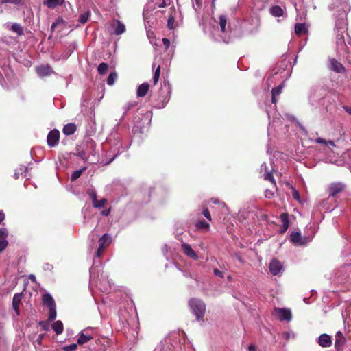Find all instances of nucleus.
Returning a JSON list of instances; mask_svg holds the SVG:
<instances>
[{"instance_id": "obj_1", "label": "nucleus", "mask_w": 351, "mask_h": 351, "mask_svg": "<svg viewBox=\"0 0 351 351\" xmlns=\"http://www.w3.org/2000/svg\"><path fill=\"white\" fill-rule=\"evenodd\" d=\"M189 306L192 313L195 315L197 320L204 318L206 312V305L202 300L192 298L189 300Z\"/></svg>"}, {"instance_id": "obj_2", "label": "nucleus", "mask_w": 351, "mask_h": 351, "mask_svg": "<svg viewBox=\"0 0 351 351\" xmlns=\"http://www.w3.org/2000/svg\"><path fill=\"white\" fill-rule=\"evenodd\" d=\"M260 171L261 173L263 174L264 180H268L276 185V181L273 176L274 168L271 164L269 167L267 163L264 162L261 165Z\"/></svg>"}, {"instance_id": "obj_3", "label": "nucleus", "mask_w": 351, "mask_h": 351, "mask_svg": "<svg viewBox=\"0 0 351 351\" xmlns=\"http://www.w3.org/2000/svg\"><path fill=\"white\" fill-rule=\"evenodd\" d=\"M60 133L58 129L51 130L47 134V142L50 147H56L60 141Z\"/></svg>"}, {"instance_id": "obj_4", "label": "nucleus", "mask_w": 351, "mask_h": 351, "mask_svg": "<svg viewBox=\"0 0 351 351\" xmlns=\"http://www.w3.org/2000/svg\"><path fill=\"white\" fill-rule=\"evenodd\" d=\"M274 315L280 321L290 322L292 319V313L290 309L285 308H275Z\"/></svg>"}, {"instance_id": "obj_5", "label": "nucleus", "mask_w": 351, "mask_h": 351, "mask_svg": "<svg viewBox=\"0 0 351 351\" xmlns=\"http://www.w3.org/2000/svg\"><path fill=\"white\" fill-rule=\"evenodd\" d=\"M346 189V185L341 182L331 183L328 189L330 197H335L337 194L343 191Z\"/></svg>"}, {"instance_id": "obj_6", "label": "nucleus", "mask_w": 351, "mask_h": 351, "mask_svg": "<svg viewBox=\"0 0 351 351\" xmlns=\"http://www.w3.org/2000/svg\"><path fill=\"white\" fill-rule=\"evenodd\" d=\"M290 241L295 245H305L308 242L306 237L302 238L298 232H292L290 234Z\"/></svg>"}, {"instance_id": "obj_7", "label": "nucleus", "mask_w": 351, "mask_h": 351, "mask_svg": "<svg viewBox=\"0 0 351 351\" xmlns=\"http://www.w3.org/2000/svg\"><path fill=\"white\" fill-rule=\"evenodd\" d=\"M269 269L272 275L276 276L282 270V265L278 260L274 258L270 262Z\"/></svg>"}, {"instance_id": "obj_8", "label": "nucleus", "mask_w": 351, "mask_h": 351, "mask_svg": "<svg viewBox=\"0 0 351 351\" xmlns=\"http://www.w3.org/2000/svg\"><path fill=\"white\" fill-rule=\"evenodd\" d=\"M181 247L184 254H186L187 256L195 260L197 259V254L195 252L189 244L186 243H182Z\"/></svg>"}, {"instance_id": "obj_9", "label": "nucleus", "mask_w": 351, "mask_h": 351, "mask_svg": "<svg viewBox=\"0 0 351 351\" xmlns=\"http://www.w3.org/2000/svg\"><path fill=\"white\" fill-rule=\"evenodd\" d=\"M330 69L332 70L333 71L338 73H342L345 72L346 69L343 66V65L341 62H338L336 59H330Z\"/></svg>"}, {"instance_id": "obj_10", "label": "nucleus", "mask_w": 351, "mask_h": 351, "mask_svg": "<svg viewBox=\"0 0 351 351\" xmlns=\"http://www.w3.org/2000/svg\"><path fill=\"white\" fill-rule=\"evenodd\" d=\"M23 298V293H16L14 294L13 299H12V308L14 310L16 314L17 315H19L20 311H19V306L21 302V300Z\"/></svg>"}, {"instance_id": "obj_11", "label": "nucleus", "mask_w": 351, "mask_h": 351, "mask_svg": "<svg viewBox=\"0 0 351 351\" xmlns=\"http://www.w3.org/2000/svg\"><path fill=\"white\" fill-rule=\"evenodd\" d=\"M335 347L337 351H342V346L346 342V339L341 332L336 334Z\"/></svg>"}, {"instance_id": "obj_12", "label": "nucleus", "mask_w": 351, "mask_h": 351, "mask_svg": "<svg viewBox=\"0 0 351 351\" xmlns=\"http://www.w3.org/2000/svg\"><path fill=\"white\" fill-rule=\"evenodd\" d=\"M318 343L322 347H329L332 345L331 337L327 334H322L318 339Z\"/></svg>"}, {"instance_id": "obj_13", "label": "nucleus", "mask_w": 351, "mask_h": 351, "mask_svg": "<svg viewBox=\"0 0 351 351\" xmlns=\"http://www.w3.org/2000/svg\"><path fill=\"white\" fill-rule=\"evenodd\" d=\"M343 155H328L326 160L330 163L336 164L338 166H341L344 163Z\"/></svg>"}, {"instance_id": "obj_14", "label": "nucleus", "mask_w": 351, "mask_h": 351, "mask_svg": "<svg viewBox=\"0 0 351 351\" xmlns=\"http://www.w3.org/2000/svg\"><path fill=\"white\" fill-rule=\"evenodd\" d=\"M51 72V68L49 65H40L36 68V73L40 77L47 76L50 75Z\"/></svg>"}, {"instance_id": "obj_15", "label": "nucleus", "mask_w": 351, "mask_h": 351, "mask_svg": "<svg viewBox=\"0 0 351 351\" xmlns=\"http://www.w3.org/2000/svg\"><path fill=\"white\" fill-rule=\"evenodd\" d=\"M77 130V125L73 123L66 124L62 129V132L66 136L73 134Z\"/></svg>"}, {"instance_id": "obj_16", "label": "nucleus", "mask_w": 351, "mask_h": 351, "mask_svg": "<svg viewBox=\"0 0 351 351\" xmlns=\"http://www.w3.org/2000/svg\"><path fill=\"white\" fill-rule=\"evenodd\" d=\"M280 219L282 223V230H280V232L285 233L287 230V229L289 226V221L288 214L286 213H283L280 214Z\"/></svg>"}, {"instance_id": "obj_17", "label": "nucleus", "mask_w": 351, "mask_h": 351, "mask_svg": "<svg viewBox=\"0 0 351 351\" xmlns=\"http://www.w3.org/2000/svg\"><path fill=\"white\" fill-rule=\"evenodd\" d=\"M43 305L47 306L49 308L56 306L53 298L49 293H45L43 295Z\"/></svg>"}, {"instance_id": "obj_18", "label": "nucleus", "mask_w": 351, "mask_h": 351, "mask_svg": "<svg viewBox=\"0 0 351 351\" xmlns=\"http://www.w3.org/2000/svg\"><path fill=\"white\" fill-rule=\"evenodd\" d=\"M114 23H116V25H112V26L114 29V34L121 35L125 32V25L123 23H122L119 20H115Z\"/></svg>"}, {"instance_id": "obj_19", "label": "nucleus", "mask_w": 351, "mask_h": 351, "mask_svg": "<svg viewBox=\"0 0 351 351\" xmlns=\"http://www.w3.org/2000/svg\"><path fill=\"white\" fill-rule=\"evenodd\" d=\"M149 88V84L148 83H143L141 84L137 88V96L139 97H145Z\"/></svg>"}, {"instance_id": "obj_20", "label": "nucleus", "mask_w": 351, "mask_h": 351, "mask_svg": "<svg viewBox=\"0 0 351 351\" xmlns=\"http://www.w3.org/2000/svg\"><path fill=\"white\" fill-rule=\"evenodd\" d=\"M282 88H283V85L280 84L272 89V90H271V95H272L271 102L273 104L277 103L278 99L276 97L278 95H279L282 93Z\"/></svg>"}, {"instance_id": "obj_21", "label": "nucleus", "mask_w": 351, "mask_h": 351, "mask_svg": "<svg viewBox=\"0 0 351 351\" xmlns=\"http://www.w3.org/2000/svg\"><path fill=\"white\" fill-rule=\"evenodd\" d=\"M308 32V29L305 25V23H297L295 25V33L298 36H300L303 34H306Z\"/></svg>"}, {"instance_id": "obj_22", "label": "nucleus", "mask_w": 351, "mask_h": 351, "mask_svg": "<svg viewBox=\"0 0 351 351\" xmlns=\"http://www.w3.org/2000/svg\"><path fill=\"white\" fill-rule=\"evenodd\" d=\"M111 243V237L108 234H104L99 240V245L101 248H105Z\"/></svg>"}, {"instance_id": "obj_23", "label": "nucleus", "mask_w": 351, "mask_h": 351, "mask_svg": "<svg viewBox=\"0 0 351 351\" xmlns=\"http://www.w3.org/2000/svg\"><path fill=\"white\" fill-rule=\"evenodd\" d=\"M269 12L272 16H276V17L282 16L284 14L283 10L281 8V7H280L278 5L272 6L270 8Z\"/></svg>"}, {"instance_id": "obj_24", "label": "nucleus", "mask_w": 351, "mask_h": 351, "mask_svg": "<svg viewBox=\"0 0 351 351\" xmlns=\"http://www.w3.org/2000/svg\"><path fill=\"white\" fill-rule=\"evenodd\" d=\"M93 337L92 335H85L83 332H81L80 333V337L77 339V343L80 345H83L88 341H89L90 339H92Z\"/></svg>"}, {"instance_id": "obj_25", "label": "nucleus", "mask_w": 351, "mask_h": 351, "mask_svg": "<svg viewBox=\"0 0 351 351\" xmlns=\"http://www.w3.org/2000/svg\"><path fill=\"white\" fill-rule=\"evenodd\" d=\"M53 330L56 332L57 335H60L63 332L64 326L61 321L58 320L55 322L51 326Z\"/></svg>"}, {"instance_id": "obj_26", "label": "nucleus", "mask_w": 351, "mask_h": 351, "mask_svg": "<svg viewBox=\"0 0 351 351\" xmlns=\"http://www.w3.org/2000/svg\"><path fill=\"white\" fill-rule=\"evenodd\" d=\"M27 169L26 167L25 166H21L19 169H16L15 171H14V179H19L21 176H23V173H26Z\"/></svg>"}, {"instance_id": "obj_27", "label": "nucleus", "mask_w": 351, "mask_h": 351, "mask_svg": "<svg viewBox=\"0 0 351 351\" xmlns=\"http://www.w3.org/2000/svg\"><path fill=\"white\" fill-rule=\"evenodd\" d=\"M10 29L16 33L18 36H22L23 34V29L19 23H13L11 25Z\"/></svg>"}, {"instance_id": "obj_28", "label": "nucleus", "mask_w": 351, "mask_h": 351, "mask_svg": "<svg viewBox=\"0 0 351 351\" xmlns=\"http://www.w3.org/2000/svg\"><path fill=\"white\" fill-rule=\"evenodd\" d=\"M90 16V12L89 10H87L86 12L80 15L78 21L82 24H85L89 19Z\"/></svg>"}, {"instance_id": "obj_29", "label": "nucleus", "mask_w": 351, "mask_h": 351, "mask_svg": "<svg viewBox=\"0 0 351 351\" xmlns=\"http://www.w3.org/2000/svg\"><path fill=\"white\" fill-rule=\"evenodd\" d=\"M219 25L221 28V31L222 32H226V26L227 24V17L225 15H220L219 16Z\"/></svg>"}, {"instance_id": "obj_30", "label": "nucleus", "mask_w": 351, "mask_h": 351, "mask_svg": "<svg viewBox=\"0 0 351 351\" xmlns=\"http://www.w3.org/2000/svg\"><path fill=\"white\" fill-rule=\"evenodd\" d=\"M108 69V64L107 63L102 62L99 64V66L97 67V71L100 75H104V74H106Z\"/></svg>"}, {"instance_id": "obj_31", "label": "nucleus", "mask_w": 351, "mask_h": 351, "mask_svg": "<svg viewBox=\"0 0 351 351\" xmlns=\"http://www.w3.org/2000/svg\"><path fill=\"white\" fill-rule=\"evenodd\" d=\"M117 78V73L116 72L111 73L107 78V84L110 86L113 85Z\"/></svg>"}, {"instance_id": "obj_32", "label": "nucleus", "mask_w": 351, "mask_h": 351, "mask_svg": "<svg viewBox=\"0 0 351 351\" xmlns=\"http://www.w3.org/2000/svg\"><path fill=\"white\" fill-rule=\"evenodd\" d=\"M195 226L199 229H206L207 230H209L210 228L209 223L205 221L204 220L198 221Z\"/></svg>"}, {"instance_id": "obj_33", "label": "nucleus", "mask_w": 351, "mask_h": 351, "mask_svg": "<svg viewBox=\"0 0 351 351\" xmlns=\"http://www.w3.org/2000/svg\"><path fill=\"white\" fill-rule=\"evenodd\" d=\"M106 202H107V199L106 198H103L101 200L97 199V200L94 201V202L93 203V207H95V208H100L103 207Z\"/></svg>"}, {"instance_id": "obj_34", "label": "nucleus", "mask_w": 351, "mask_h": 351, "mask_svg": "<svg viewBox=\"0 0 351 351\" xmlns=\"http://www.w3.org/2000/svg\"><path fill=\"white\" fill-rule=\"evenodd\" d=\"M84 170H85V168L84 167L82 169L75 171L71 175V181H75L77 179H78L81 176V175L82 174V173Z\"/></svg>"}, {"instance_id": "obj_35", "label": "nucleus", "mask_w": 351, "mask_h": 351, "mask_svg": "<svg viewBox=\"0 0 351 351\" xmlns=\"http://www.w3.org/2000/svg\"><path fill=\"white\" fill-rule=\"evenodd\" d=\"M45 4L49 8H55L60 5V0H47Z\"/></svg>"}, {"instance_id": "obj_36", "label": "nucleus", "mask_w": 351, "mask_h": 351, "mask_svg": "<svg viewBox=\"0 0 351 351\" xmlns=\"http://www.w3.org/2000/svg\"><path fill=\"white\" fill-rule=\"evenodd\" d=\"M160 75V66L158 65L154 72V77H153L154 84H156L158 83V82L159 80Z\"/></svg>"}, {"instance_id": "obj_37", "label": "nucleus", "mask_w": 351, "mask_h": 351, "mask_svg": "<svg viewBox=\"0 0 351 351\" xmlns=\"http://www.w3.org/2000/svg\"><path fill=\"white\" fill-rule=\"evenodd\" d=\"M49 321L51 322L56 317V306L49 308Z\"/></svg>"}, {"instance_id": "obj_38", "label": "nucleus", "mask_w": 351, "mask_h": 351, "mask_svg": "<svg viewBox=\"0 0 351 351\" xmlns=\"http://www.w3.org/2000/svg\"><path fill=\"white\" fill-rule=\"evenodd\" d=\"M316 143H322V144H324V145H331L332 147L335 146V143L332 141H326L325 139L322 138H317L316 140H315Z\"/></svg>"}, {"instance_id": "obj_39", "label": "nucleus", "mask_w": 351, "mask_h": 351, "mask_svg": "<svg viewBox=\"0 0 351 351\" xmlns=\"http://www.w3.org/2000/svg\"><path fill=\"white\" fill-rule=\"evenodd\" d=\"M77 348V344L72 343L62 348L64 351H75Z\"/></svg>"}, {"instance_id": "obj_40", "label": "nucleus", "mask_w": 351, "mask_h": 351, "mask_svg": "<svg viewBox=\"0 0 351 351\" xmlns=\"http://www.w3.org/2000/svg\"><path fill=\"white\" fill-rule=\"evenodd\" d=\"M87 193L88 194V195L91 198V199L93 201V203L94 202V201L97 199V193H96V191L95 190H93V189H88L87 191Z\"/></svg>"}, {"instance_id": "obj_41", "label": "nucleus", "mask_w": 351, "mask_h": 351, "mask_svg": "<svg viewBox=\"0 0 351 351\" xmlns=\"http://www.w3.org/2000/svg\"><path fill=\"white\" fill-rule=\"evenodd\" d=\"M175 19L173 16H170L167 21V27L170 29H173L175 28Z\"/></svg>"}, {"instance_id": "obj_42", "label": "nucleus", "mask_w": 351, "mask_h": 351, "mask_svg": "<svg viewBox=\"0 0 351 351\" xmlns=\"http://www.w3.org/2000/svg\"><path fill=\"white\" fill-rule=\"evenodd\" d=\"M8 237V230L6 228H0V239L6 240Z\"/></svg>"}, {"instance_id": "obj_43", "label": "nucleus", "mask_w": 351, "mask_h": 351, "mask_svg": "<svg viewBox=\"0 0 351 351\" xmlns=\"http://www.w3.org/2000/svg\"><path fill=\"white\" fill-rule=\"evenodd\" d=\"M337 42L339 45H345L344 36L342 34H338L337 35Z\"/></svg>"}, {"instance_id": "obj_44", "label": "nucleus", "mask_w": 351, "mask_h": 351, "mask_svg": "<svg viewBox=\"0 0 351 351\" xmlns=\"http://www.w3.org/2000/svg\"><path fill=\"white\" fill-rule=\"evenodd\" d=\"M38 324L41 327L42 330L47 331L49 330V324L47 322L40 321Z\"/></svg>"}, {"instance_id": "obj_45", "label": "nucleus", "mask_w": 351, "mask_h": 351, "mask_svg": "<svg viewBox=\"0 0 351 351\" xmlns=\"http://www.w3.org/2000/svg\"><path fill=\"white\" fill-rule=\"evenodd\" d=\"M202 214L208 221H210L212 220V217H211L210 211L208 210V208H204L203 210Z\"/></svg>"}, {"instance_id": "obj_46", "label": "nucleus", "mask_w": 351, "mask_h": 351, "mask_svg": "<svg viewBox=\"0 0 351 351\" xmlns=\"http://www.w3.org/2000/svg\"><path fill=\"white\" fill-rule=\"evenodd\" d=\"M8 245L7 240L0 239V252L4 250Z\"/></svg>"}, {"instance_id": "obj_47", "label": "nucleus", "mask_w": 351, "mask_h": 351, "mask_svg": "<svg viewBox=\"0 0 351 351\" xmlns=\"http://www.w3.org/2000/svg\"><path fill=\"white\" fill-rule=\"evenodd\" d=\"M23 0H1V3H14V4H19L21 3Z\"/></svg>"}, {"instance_id": "obj_48", "label": "nucleus", "mask_w": 351, "mask_h": 351, "mask_svg": "<svg viewBox=\"0 0 351 351\" xmlns=\"http://www.w3.org/2000/svg\"><path fill=\"white\" fill-rule=\"evenodd\" d=\"M162 43L164 45V46L165 47L166 49H167L169 47L170 44H171L170 40L167 38H162Z\"/></svg>"}, {"instance_id": "obj_49", "label": "nucleus", "mask_w": 351, "mask_h": 351, "mask_svg": "<svg viewBox=\"0 0 351 351\" xmlns=\"http://www.w3.org/2000/svg\"><path fill=\"white\" fill-rule=\"evenodd\" d=\"M213 273L216 276L223 278V272L219 270L218 269L215 268L213 270Z\"/></svg>"}, {"instance_id": "obj_50", "label": "nucleus", "mask_w": 351, "mask_h": 351, "mask_svg": "<svg viewBox=\"0 0 351 351\" xmlns=\"http://www.w3.org/2000/svg\"><path fill=\"white\" fill-rule=\"evenodd\" d=\"M292 196L293 197L296 199V200H299L300 199V194H299V192L298 191L295 190V189H293V193H292Z\"/></svg>"}, {"instance_id": "obj_51", "label": "nucleus", "mask_w": 351, "mask_h": 351, "mask_svg": "<svg viewBox=\"0 0 351 351\" xmlns=\"http://www.w3.org/2000/svg\"><path fill=\"white\" fill-rule=\"evenodd\" d=\"M211 202H212L213 204H221V205H222L223 207L226 206V204H225V203H224V202H221L219 201V199H217V198H212V199H211Z\"/></svg>"}, {"instance_id": "obj_52", "label": "nucleus", "mask_w": 351, "mask_h": 351, "mask_svg": "<svg viewBox=\"0 0 351 351\" xmlns=\"http://www.w3.org/2000/svg\"><path fill=\"white\" fill-rule=\"evenodd\" d=\"M274 196V193L270 190H266L265 191V197L267 198H271Z\"/></svg>"}, {"instance_id": "obj_53", "label": "nucleus", "mask_w": 351, "mask_h": 351, "mask_svg": "<svg viewBox=\"0 0 351 351\" xmlns=\"http://www.w3.org/2000/svg\"><path fill=\"white\" fill-rule=\"evenodd\" d=\"M111 208L110 207L108 209L101 211V214L104 216H108L110 214Z\"/></svg>"}, {"instance_id": "obj_54", "label": "nucleus", "mask_w": 351, "mask_h": 351, "mask_svg": "<svg viewBox=\"0 0 351 351\" xmlns=\"http://www.w3.org/2000/svg\"><path fill=\"white\" fill-rule=\"evenodd\" d=\"M44 336H45V335H44V334H40V335H38V338H37V339H36V341L38 342V343L39 345H40V344H41L42 341H43V338H44Z\"/></svg>"}, {"instance_id": "obj_55", "label": "nucleus", "mask_w": 351, "mask_h": 351, "mask_svg": "<svg viewBox=\"0 0 351 351\" xmlns=\"http://www.w3.org/2000/svg\"><path fill=\"white\" fill-rule=\"evenodd\" d=\"M167 6V4L166 3V0H160V3L158 5L159 8H165Z\"/></svg>"}, {"instance_id": "obj_56", "label": "nucleus", "mask_w": 351, "mask_h": 351, "mask_svg": "<svg viewBox=\"0 0 351 351\" xmlns=\"http://www.w3.org/2000/svg\"><path fill=\"white\" fill-rule=\"evenodd\" d=\"M104 250V248H101V245H99V248L97 249V250L96 252V256L98 257L100 256V255L103 252Z\"/></svg>"}, {"instance_id": "obj_57", "label": "nucleus", "mask_w": 351, "mask_h": 351, "mask_svg": "<svg viewBox=\"0 0 351 351\" xmlns=\"http://www.w3.org/2000/svg\"><path fill=\"white\" fill-rule=\"evenodd\" d=\"M343 108L345 110L346 112H348L350 115H351V107L348 106H343Z\"/></svg>"}, {"instance_id": "obj_58", "label": "nucleus", "mask_w": 351, "mask_h": 351, "mask_svg": "<svg viewBox=\"0 0 351 351\" xmlns=\"http://www.w3.org/2000/svg\"><path fill=\"white\" fill-rule=\"evenodd\" d=\"M5 219V214L3 210H0V224Z\"/></svg>"}, {"instance_id": "obj_59", "label": "nucleus", "mask_w": 351, "mask_h": 351, "mask_svg": "<svg viewBox=\"0 0 351 351\" xmlns=\"http://www.w3.org/2000/svg\"><path fill=\"white\" fill-rule=\"evenodd\" d=\"M29 279L32 282H36V277L34 274H30L29 276Z\"/></svg>"}, {"instance_id": "obj_60", "label": "nucleus", "mask_w": 351, "mask_h": 351, "mask_svg": "<svg viewBox=\"0 0 351 351\" xmlns=\"http://www.w3.org/2000/svg\"><path fill=\"white\" fill-rule=\"evenodd\" d=\"M249 351H256V348L253 345L249 346Z\"/></svg>"}, {"instance_id": "obj_61", "label": "nucleus", "mask_w": 351, "mask_h": 351, "mask_svg": "<svg viewBox=\"0 0 351 351\" xmlns=\"http://www.w3.org/2000/svg\"><path fill=\"white\" fill-rule=\"evenodd\" d=\"M57 26V23H52L51 26V32H53L56 27Z\"/></svg>"}, {"instance_id": "obj_62", "label": "nucleus", "mask_w": 351, "mask_h": 351, "mask_svg": "<svg viewBox=\"0 0 351 351\" xmlns=\"http://www.w3.org/2000/svg\"><path fill=\"white\" fill-rule=\"evenodd\" d=\"M114 157L110 158V160H108V162H101V163L102 164V165H108L111 161H112L114 160Z\"/></svg>"}, {"instance_id": "obj_63", "label": "nucleus", "mask_w": 351, "mask_h": 351, "mask_svg": "<svg viewBox=\"0 0 351 351\" xmlns=\"http://www.w3.org/2000/svg\"><path fill=\"white\" fill-rule=\"evenodd\" d=\"M236 256H237V260H238L239 262H241V263H243V259H242L241 256L239 254H236Z\"/></svg>"}, {"instance_id": "obj_64", "label": "nucleus", "mask_w": 351, "mask_h": 351, "mask_svg": "<svg viewBox=\"0 0 351 351\" xmlns=\"http://www.w3.org/2000/svg\"><path fill=\"white\" fill-rule=\"evenodd\" d=\"M197 5H201V0H195Z\"/></svg>"}]
</instances>
